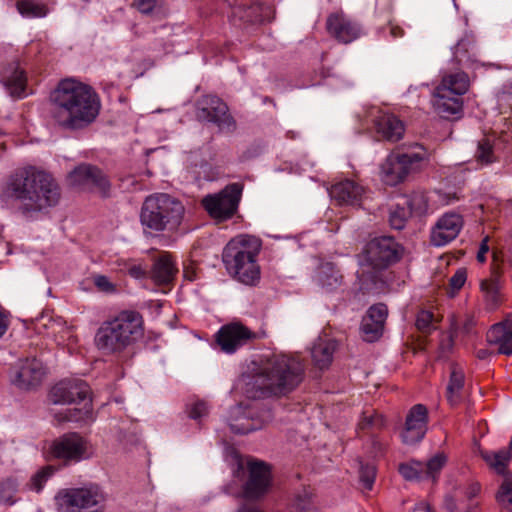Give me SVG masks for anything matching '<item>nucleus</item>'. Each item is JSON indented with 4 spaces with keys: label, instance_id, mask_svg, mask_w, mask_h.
<instances>
[{
    "label": "nucleus",
    "instance_id": "nucleus-18",
    "mask_svg": "<svg viewBox=\"0 0 512 512\" xmlns=\"http://www.w3.org/2000/svg\"><path fill=\"white\" fill-rule=\"evenodd\" d=\"M87 383L80 379H64L52 387L49 399L53 404H72L86 399Z\"/></svg>",
    "mask_w": 512,
    "mask_h": 512
},
{
    "label": "nucleus",
    "instance_id": "nucleus-39",
    "mask_svg": "<svg viewBox=\"0 0 512 512\" xmlns=\"http://www.w3.org/2000/svg\"><path fill=\"white\" fill-rule=\"evenodd\" d=\"M385 425L382 415L376 413L372 408L366 409L362 413V418L358 424L361 430L380 429Z\"/></svg>",
    "mask_w": 512,
    "mask_h": 512
},
{
    "label": "nucleus",
    "instance_id": "nucleus-27",
    "mask_svg": "<svg viewBox=\"0 0 512 512\" xmlns=\"http://www.w3.org/2000/svg\"><path fill=\"white\" fill-rule=\"evenodd\" d=\"M336 350V341L329 337H319L313 344L311 356L314 364L320 368H327L333 359Z\"/></svg>",
    "mask_w": 512,
    "mask_h": 512
},
{
    "label": "nucleus",
    "instance_id": "nucleus-54",
    "mask_svg": "<svg viewBox=\"0 0 512 512\" xmlns=\"http://www.w3.org/2000/svg\"><path fill=\"white\" fill-rule=\"evenodd\" d=\"M157 0H134L133 5L143 14H149L156 6Z\"/></svg>",
    "mask_w": 512,
    "mask_h": 512
},
{
    "label": "nucleus",
    "instance_id": "nucleus-36",
    "mask_svg": "<svg viewBox=\"0 0 512 512\" xmlns=\"http://www.w3.org/2000/svg\"><path fill=\"white\" fill-rule=\"evenodd\" d=\"M496 499L502 509L512 512V475H506L503 479Z\"/></svg>",
    "mask_w": 512,
    "mask_h": 512
},
{
    "label": "nucleus",
    "instance_id": "nucleus-8",
    "mask_svg": "<svg viewBox=\"0 0 512 512\" xmlns=\"http://www.w3.org/2000/svg\"><path fill=\"white\" fill-rule=\"evenodd\" d=\"M428 157L426 149L413 143L390 153L381 166L382 178L390 186L402 182L411 172L418 170Z\"/></svg>",
    "mask_w": 512,
    "mask_h": 512
},
{
    "label": "nucleus",
    "instance_id": "nucleus-22",
    "mask_svg": "<svg viewBox=\"0 0 512 512\" xmlns=\"http://www.w3.org/2000/svg\"><path fill=\"white\" fill-rule=\"evenodd\" d=\"M387 316L388 309L383 303L374 304L368 309L360 327L365 341L374 342L382 336Z\"/></svg>",
    "mask_w": 512,
    "mask_h": 512
},
{
    "label": "nucleus",
    "instance_id": "nucleus-9",
    "mask_svg": "<svg viewBox=\"0 0 512 512\" xmlns=\"http://www.w3.org/2000/svg\"><path fill=\"white\" fill-rule=\"evenodd\" d=\"M468 75L463 71L447 73L434 90V107L441 117L448 118L462 111L464 95L469 89Z\"/></svg>",
    "mask_w": 512,
    "mask_h": 512
},
{
    "label": "nucleus",
    "instance_id": "nucleus-41",
    "mask_svg": "<svg viewBox=\"0 0 512 512\" xmlns=\"http://www.w3.org/2000/svg\"><path fill=\"white\" fill-rule=\"evenodd\" d=\"M18 491V482L16 479L7 478L0 483V500L5 504L15 503L14 495Z\"/></svg>",
    "mask_w": 512,
    "mask_h": 512
},
{
    "label": "nucleus",
    "instance_id": "nucleus-3",
    "mask_svg": "<svg viewBox=\"0 0 512 512\" xmlns=\"http://www.w3.org/2000/svg\"><path fill=\"white\" fill-rule=\"evenodd\" d=\"M51 114L64 129L79 130L89 126L99 115L101 103L95 90L76 79L59 82L51 93Z\"/></svg>",
    "mask_w": 512,
    "mask_h": 512
},
{
    "label": "nucleus",
    "instance_id": "nucleus-32",
    "mask_svg": "<svg viewBox=\"0 0 512 512\" xmlns=\"http://www.w3.org/2000/svg\"><path fill=\"white\" fill-rule=\"evenodd\" d=\"M17 10L23 17L27 18H40L47 15L46 6L35 0H18Z\"/></svg>",
    "mask_w": 512,
    "mask_h": 512
},
{
    "label": "nucleus",
    "instance_id": "nucleus-51",
    "mask_svg": "<svg viewBox=\"0 0 512 512\" xmlns=\"http://www.w3.org/2000/svg\"><path fill=\"white\" fill-rule=\"evenodd\" d=\"M454 346V335L453 333L443 336L439 344V356L447 357L448 354L452 351Z\"/></svg>",
    "mask_w": 512,
    "mask_h": 512
},
{
    "label": "nucleus",
    "instance_id": "nucleus-55",
    "mask_svg": "<svg viewBox=\"0 0 512 512\" xmlns=\"http://www.w3.org/2000/svg\"><path fill=\"white\" fill-rule=\"evenodd\" d=\"M488 241H489V237H488V236H486V237L482 240V242H481V244H480V247H479V250H478V252H477V256H476V258H477V260H478L480 263H483V262H485V260H486V254H487V252L489 251Z\"/></svg>",
    "mask_w": 512,
    "mask_h": 512
},
{
    "label": "nucleus",
    "instance_id": "nucleus-10",
    "mask_svg": "<svg viewBox=\"0 0 512 512\" xmlns=\"http://www.w3.org/2000/svg\"><path fill=\"white\" fill-rule=\"evenodd\" d=\"M58 512H102L106 496L97 486L60 490L55 496Z\"/></svg>",
    "mask_w": 512,
    "mask_h": 512
},
{
    "label": "nucleus",
    "instance_id": "nucleus-11",
    "mask_svg": "<svg viewBox=\"0 0 512 512\" xmlns=\"http://www.w3.org/2000/svg\"><path fill=\"white\" fill-rule=\"evenodd\" d=\"M272 419L273 414L268 408L238 404L230 409L228 425L233 433L247 434L263 428Z\"/></svg>",
    "mask_w": 512,
    "mask_h": 512
},
{
    "label": "nucleus",
    "instance_id": "nucleus-28",
    "mask_svg": "<svg viewBox=\"0 0 512 512\" xmlns=\"http://www.w3.org/2000/svg\"><path fill=\"white\" fill-rule=\"evenodd\" d=\"M3 82L12 96L21 98L26 95V76L18 64H12L4 70Z\"/></svg>",
    "mask_w": 512,
    "mask_h": 512
},
{
    "label": "nucleus",
    "instance_id": "nucleus-12",
    "mask_svg": "<svg viewBox=\"0 0 512 512\" xmlns=\"http://www.w3.org/2000/svg\"><path fill=\"white\" fill-rule=\"evenodd\" d=\"M241 194L242 186L232 183L218 194L205 196L202 204L211 217L217 220H226L236 212Z\"/></svg>",
    "mask_w": 512,
    "mask_h": 512
},
{
    "label": "nucleus",
    "instance_id": "nucleus-19",
    "mask_svg": "<svg viewBox=\"0 0 512 512\" xmlns=\"http://www.w3.org/2000/svg\"><path fill=\"white\" fill-rule=\"evenodd\" d=\"M428 424V410L422 404L414 405L408 412L401 439L406 445L420 442L426 435Z\"/></svg>",
    "mask_w": 512,
    "mask_h": 512
},
{
    "label": "nucleus",
    "instance_id": "nucleus-56",
    "mask_svg": "<svg viewBox=\"0 0 512 512\" xmlns=\"http://www.w3.org/2000/svg\"><path fill=\"white\" fill-rule=\"evenodd\" d=\"M475 325V321L472 317H469L467 316L465 318V320L463 321V323L461 324V327L459 328L460 332L464 333V334H471L472 333V330H473V327ZM455 331L458 330V328H454Z\"/></svg>",
    "mask_w": 512,
    "mask_h": 512
},
{
    "label": "nucleus",
    "instance_id": "nucleus-50",
    "mask_svg": "<svg viewBox=\"0 0 512 512\" xmlns=\"http://www.w3.org/2000/svg\"><path fill=\"white\" fill-rule=\"evenodd\" d=\"M208 415V406L204 401H196L189 410V417L200 421L203 417Z\"/></svg>",
    "mask_w": 512,
    "mask_h": 512
},
{
    "label": "nucleus",
    "instance_id": "nucleus-43",
    "mask_svg": "<svg viewBox=\"0 0 512 512\" xmlns=\"http://www.w3.org/2000/svg\"><path fill=\"white\" fill-rule=\"evenodd\" d=\"M260 9V5L250 6L246 8L244 5H238L232 10V17L238 18L244 22L258 21V17L254 13Z\"/></svg>",
    "mask_w": 512,
    "mask_h": 512
},
{
    "label": "nucleus",
    "instance_id": "nucleus-31",
    "mask_svg": "<svg viewBox=\"0 0 512 512\" xmlns=\"http://www.w3.org/2000/svg\"><path fill=\"white\" fill-rule=\"evenodd\" d=\"M464 382V373L457 366H453L447 385V400L450 405L455 406L460 402Z\"/></svg>",
    "mask_w": 512,
    "mask_h": 512
},
{
    "label": "nucleus",
    "instance_id": "nucleus-21",
    "mask_svg": "<svg viewBox=\"0 0 512 512\" xmlns=\"http://www.w3.org/2000/svg\"><path fill=\"white\" fill-rule=\"evenodd\" d=\"M45 367L37 358L20 360L15 371L14 383L21 389L39 386L45 376Z\"/></svg>",
    "mask_w": 512,
    "mask_h": 512
},
{
    "label": "nucleus",
    "instance_id": "nucleus-30",
    "mask_svg": "<svg viewBox=\"0 0 512 512\" xmlns=\"http://www.w3.org/2000/svg\"><path fill=\"white\" fill-rule=\"evenodd\" d=\"M480 455L490 469L495 471L497 474L502 475L504 478L506 475H511L507 471L508 464L511 460V453L507 449L499 450H482Z\"/></svg>",
    "mask_w": 512,
    "mask_h": 512
},
{
    "label": "nucleus",
    "instance_id": "nucleus-13",
    "mask_svg": "<svg viewBox=\"0 0 512 512\" xmlns=\"http://www.w3.org/2000/svg\"><path fill=\"white\" fill-rule=\"evenodd\" d=\"M197 116L200 120L214 123L222 133L236 130V121L229 114L228 106L217 96L203 97L199 102Z\"/></svg>",
    "mask_w": 512,
    "mask_h": 512
},
{
    "label": "nucleus",
    "instance_id": "nucleus-49",
    "mask_svg": "<svg viewBox=\"0 0 512 512\" xmlns=\"http://www.w3.org/2000/svg\"><path fill=\"white\" fill-rule=\"evenodd\" d=\"M311 493L307 490H303L298 493L293 501V507L296 511L302 512L306 511L310 508L311 505Z\"/></svg>",
    "mask_w": 512,
    "mask_h": 512
},
{
    "label": "nucleus",
    "instance_id": "nucleus-29",
    "mask_svg": "<svg viewBox=\"0 0 512 512\" xmlns=\"http://www.w3.org/2000/svg\"><path fill=\"white\" fill-rule=\"evenodd\" d=\"M178 269L169 253H163L156 259L152 269V278L158 284H169L173 281Z\"/></svg>",
    "mask_w": 512,
    "mask_h": 512
},
{
    "label": "nucleus",
    "instance_id": "nucleus-63",
    "mask_svg": "<svg viewBox=\"0 0 512 512\" xmlns=\"http://www.w3.org/2000/svg\"><path fill=\"white\" fill-rule=\"evenodd\" d=\"M484 356H485V351L480 350V351L478 352V357H479V358H484Z\"/></svg>",
    "mask_w": 512,
    "mask_h": 512
},
{
    "label": "nucleus",
    "instance_id": "nucleus-44",
    "mask_svg": "<svg viewBox=\"0 0 512 512\" xmlns=\"http://www.w3.org/2000/svg\"><path fill=\"white\" fill-rule=\"evenodd\" d=\"M481 291L484 293L486 299L491 303H496L498 300L499 284L496 278L484 279L480 283Z\"/></svg>",
    "mask_w": 512,
    "mask_h": 512
},
{
    "label": "nucleus",
    "instance_id": "nucleus-38",
    "mask_svg": "<svg viewBox=\"0 0 512 512\" xmlns=\"http://www.w3.org/2000/svg\"><path fill=\"white\" fill-rule=\"evenodd\" d=\"M54 468L52 466H45L39 469L33 474L28 482L27 486L30 490L39 493L44 487L45 483L54 474Z\"/></svg>",
    "mask_w": 512,
    "mask_h": 512
},
{
    "label": "nucleus",
    "instance_id": "nucleus-40",
    "mask_svg": "<svg viewBox=\"0 0 512 512\" xmlns=\"http://www.w3.org/2000/svg\"><path fill=\"white\" fill-rule=\"evenodd\" d=\"M476 161L481 165H487L495 161L493 147L488 139L479 141L475 152Z\"/></svg>",
    "mask_w": 512,
    "mask_h": 512
},
{
    "label": "nucleus",
    "instance_id": "nucleus-52",
    "mask_svg": "<svg viewBox=\"0 0 512 512\" xmlns=\"http://www.w3.org/2000/svg\"><path fill=\"white\" fill-rule=\"evenodd\" d=\"M467 279V272L465 269H458L455 274L450 278V286L454 290H459L463 287Z\"/></svg>",
    "mask_w": 512,
    "mask_h": 512
},
{
    "label": "nucleus",
    "instance_id": "nucleus-53",
    "mask_svg": "<svg viewBox=\"0 0 512 512\" xmlns=\"http://www.w3.org/2000/svg\"><path fill=\"white\" fill-rule=\"evenodd\" d=\"M96 287L103 292L111 293L115 291V286L110 282L108 277L104 275H97L94 277Z\"/></svg>",
    "mask_w": 512,
    "mask_h": 512
},
{
    "label": "nucleus",
    "instance_id": "nucleus-14",
    "mask_svg": "<svg viewBox=\"0 0 512 512\" xmlns=\"http://www.w3.org/2000/svg\"><path fill=\"white\" fill-rule=\"evenodd\" d=\"M464 225L461 214L450 211L441 215L430 231V243L442 247L457 238Z\"/></svg>",
    "mask_w": 512,
    "mask_h": 512
},
{
    "label": "nucleus",
    "instance_id": "nucleus-7",
    "mask_svg": "<svg viewBox=\"0 0 512 512\" xmlns=\"http://www.w3.org/2000/svg\"><path fill=\"white\" fill-rule=\"evenodd\" d=\"M184 215L185 207L180 200L167 193H155L145 198L140 223L144 231L176 233Z\"/></svg>",
    "mask_w": 512,
    "mask_h": 512
},
{
    "label": "nucleus",
    "instance_id": "nucleus-58",
    "mask_svg": "<svg viewBox=\"0 0 512 512\" xmlns=\"http://www.w3.org/2000/svg\"><path fill=\"white\" fill-rule=\"evenodd\" d=\"M480 492V485L477 483L471 484L466 490V496L469 499L476 497Z\"/></svg>",
    "mask_w": 512,
    "mask_h": 512
},
{
    "label": "nucleus",
    "instance_id": "nucleus-1",
    "mask_svg": "<svg viewBox=\"0 0 512 512\" xmlns=\"http://www.w3.org/2000/svg\"><path fill=\"white\" fill-rule=\"evenodd\" d=\"M0 199L5 205L13 206L22 218L34 221L60 203L61 188L50 173L28 166L8 177Z\"/></svg>",
    "mask_w": 512,
    "mask_h": 512
},
{
    "label": "nucleus",
    "instance_id": "nucleus-26",
    "mask_svg": "<svg viewBox=\"0 0 512 512\" xmlns=\"http://www.w3.org/2000/svg\"><path fill=\"white\" fill-rule=\"evenodd\" d=\"M487 341L497 353L512 355V317L493 325L487 332Z\"/></svg>",
    "mask_w": 512,
    "mask_h": 512
},
{
    "label": "nucleus",
    "instance_id": "nucleus-47",
    "mask_svg": "<svg viewBox=\"0 0 512 512\" xmlns=\"http://www.w3.org/2000/svg\"><path fill=\"white\" fill-rule=\"evenodd\" d=\"M376 475V469L373 465L370 464H361L359 471V478L363 486L371 490Z\"/></svg>",
    "mask_w": 512,
    "mask_h": 512
},
{
    "label": "nucleus",
    "instance_id": "nucleus-59",
    "mask_svg": "<svg viewBox=\"0 0 512 512\" xmlns=\"http://www.w3.org/2000/svg\"><path fill=\"white\" fill-rule=\"evenodd\" d=\"M9 327V320L0 313V339L4 336Z\"/></svg>",
    "mask_w": 512,
    "mask_h": 512
},
{
    "label": "nucleus",
    "instance_id": "nucleus-57",
    "mask_svg": "<svg viewBox=\"0 0 512 512\" xmlns=\"http://www.w3.org/2000/svg\"><path fill=\"white\" fill-rule=\"evenodd\" d=\"M129 274L134 278H142L145 275V271L141 266L133 265L129 268Z\"/></svg>",
    "mask_w": 512,
    "mask_h": 512
},
{
    "label": "nucleus",
    "instance_id": "nucleus-20",
    "mask_svg": "<svg viewBox=\"0 0 512 512\" xmlns=\"http://www.w3.org/2000/svg\"><path fill=\"white\" fill-rule=\"evenodd\" d=\"M367 117L373 121L378 135L389 142L399 141L405 132L403 122L394 114L381 112L373 107Z\"/></svg>",
    "mask_w": 512,
    "mask_h": 512
},
{
    "label": "nucleus",
    "instance_id": "nucleus-5",
    "mask_svg": "<svg viewBox=\"0 0 512 512\" xmlns=\"http://www.w3.org/2000/svg\"><path fill=\"white\" fill-rule=\"evenodd\" d=\"M403 254L402 246L393 237L381 236L370 240L360 255V280L366 289H381L386 283L383 272L397 263Z\"/></svg>",
    "mask_w": 512,
    "mask_h": 512
},
{
    "label": "nucleus",
    "instance_id": "nucleus-45",
    "mask_svg": "<svg viewBox=\"0 0 512 512\" xmlns=\"http://www.w3.org/2000/svg\"><path fill=\"white\" fill-rule=\"evenodd\" d=\"M434 315L432 312L422 310L417 314L416 327L422 333H430L434 327Z\"/></svg>",
    "mask_w": 512,
    "mask_h": 512
},
{
    "label": "nucleus",
    "instance_id": "nucleus-61",
    "mask_svg": "<svg viewBox=\"0 0 512 512\" xmlns=\"http://www.w3.org/2000/svg\"><path fill=\"white\" fill-rule=\"evenodd\" d=\"M238 512H261L257 505L255 504H244L239 509Z\"/></svg>",
    "mask_w": 512,
    "mask_h": 512
},
{
    "label": "nucleus",
    "instance_id": "nucleus-33",
    "mask_svg": "<svg viewBox=\"0 0 512 512\" xmlns=\"http://www.w3.org/2000/svg\"><path fill=\"white\" fill-rule=\"evenodd\" d=\"M341 280L342 276L339 274V271L330 265L323 266L319 271L318 282L328 290H333L339 286Z\"/></svg>",
    "mask_w": 512,
    "mask_h": 512
},
{
    "label": "nucleus",
    "instance_id": "nucleus-17",
    "mask_svg": "<svg viewBox=\"0 0 512 512\" xmlns=\"http://www.w3.org/2000/svg\"><path fill=\"white\" fill-rule=\"evenodd\" d=\"M68 181L74 187H91L103 195H107L110 188L106 175L99 168L89 164L79 165L71 171Z\"/></svg>",
    "mask_w": 512,
    "mask_h": 512
},
{
    "label": "nucleus",
    "instance_id": "nucleus-4",
    "mask_svg": "<svg viewBox=\"0 0 512 512\" xmlns=\"http://www.w3.org/2000/svg\"><path fill=\"white\" fill-rule=\"evenodd\" d=\"M143 324V317L139 312L122 310L101 323L95 333V346L103 354H120L143 337Z\"/></svg>",
    "mask_w": 512,
    "mask_h": 512
},
{
    "label": "nucleus",
    "instance_id": "nucleus-16",
    "mask_svg": "<svg viewBox=\"0 0 512 512\" xmlns=\"http://www.w3.org/2000/svg\"><path fill=\"white\" fill-rule=\"evenodd\" d=\"M86 449V441L79 434L69 433L54 440L49 453L53 458L65 462H78L83 459Z\"/></svg>",
    "mask_w": 512,
    "mask_h": 512
},
{
    "label": "nucleus",
    "instance_id": "nucleus-6",
    "mask_svg": "<svg viewBox=\"0 0 512 512\" xmlns=\"http://www.w3.org/2000/svg\"><path fill=\"white\" fill-rule=\"evenodd\" d=\"M261 241L250 235H239L231 239L222 253V261L228 274L238 282L254 286L260 280L257 256Z\"/></svg>",
    "mask_w": 512,
    "mask_h": 512
},
{
    "label": "nucleus",
    "instance_id": "nucleus-15",
    "mask_svg": "<svg viewBox=\"0 0 512 512\" xmlns=\"http://www.w3.org/2000/svg\"><path fill=\"white\" fill-rule=\"evenodd\" d=\"M249 477L244 485V495L247 499H258L264 496L272 486L270 467L263 461L248 462Z\"/></svg>",
    "mask_w": 512,
    "mask_h": 512
},
{
    "label": "nucleus",
    "instance_id": "nucleus-25",
    "mask_svg": "<svg viewBox=\"0 0 512 512\" xmlns=\"http://www.w3.org/2000/svg\"><path fill=\"white\" fill-rule=\"evenodd\" d=\"M251 338V332L239 323L223 326L217 333V343L225 353H234Z\"/></svg>",
    "mask_w": 512,
    "mask_h": 512
},
{
    "label": "nucleus",
    "instance_id": "nucleus-46",
    "mask_svg": "<svg viewBox=\"0 0 512 512\" xmlns=\"http://www.w3.org/2000/svg\"><path fill=\"white\" fill-rule=\"evenodd\" d=\"M90 409L85 407L84 410L80 409H67L66 412L56 414L58 421L80 422L90 416Z\"/></svg>",
    "mask_w": 512,
    "mask_h": 512
},
{
    "label": "nucleus",
    "instance_id": "nucleus-37",
    "mask_svg": "<svg viewBox=\"0 0 512 512\" xmlns=\"http://www.w3.org/2000/svg\"><path fill=\"white\" fill-rule=\"evenodd\" d=\"M411 216L406 206L397 204L392 207L389 213V224L393 229L401 230L405 227L408 218Z\"/></svg>",
    "mask_w": 512,
    "mask_h": 512
},
{
    "label": "nucleus",
    "instance_id": "nucleus-48",
    "mask_svg": "<svg viewBox=\"0 0 512 512\" xmlns=\"http://www.w3.org/2000/svg\"><path fill=\"white\" fill-rule=\"evenodd\" d=\"M472 46V42L469 39L463 38L457 42L454 47L453 55L459 63H464L470 60L467 55L469 48Z\"/></svg>",
    "mask_w": 512,
    "mask_h": 512
},
{
    "label": "nucleus",
    "instance_id": "nucleus-24",
    "mask_svg": "<svg viewBox=\"0 0 512 512\" xmlns=\"http://www.w3.org/2000/svg\"><path fill=\"white\" fill-rule=\"evenodd\" d=\"M329 195L339 205L359 207L365 197V189L355 181L346 179L332 185Z\"/></svg>",
    "mask_w": 512,
    "mask_h": 512
},
{
    "label": "nucleus",
    "instance_id": "nucleus-35",
    "mask_svg": "<svg viewBox=\"0 0 512 512\" xmlns=\"http://www.w3.org/2000/svg\"><path fill=\"white\" fill-rule=\"evenodd\" d=\"M446 462V455L444 453H437L432 458H430L427 463H424L425 480L436 481Z\"/></svg>",
    "mask_w": 512,
    "mask_h": 512
},
{
    "label": "nucleus",
    "instance_id": "nucleus-42",
    "mask_svg": "<svg viewBox=\"0 0 512 512\" xmlns=\"http://www.w3.org/2000/svg\"><path fill=\"white\" fill-rule=\"evenodd\" d=\"M403 204L409 211H411V215L413 213L421 215L426 212L428 207L427 201L422 194H415L410 198H406Z\"/></svg>",
    "mask_w": 512,
    "mask_h": 512
},
{
    "label": "nucleus",
    "instance_id": "nucleus-62",
    "mask_svg": "<svg viewBox=\"0 0 512 512\" xmlns=\"http://www.w3.org/2000/svg\"><path fill=\"white\" fill-rule=\"evenodd\" d=\"M391 34L393 37H401L403 35V30L399 27H391Z\"/></svg>",
    "mask_w": 512,
    "mask_h": 512
},
{
    "label": "nucleus",
    "instance_id": "nucleus-34",
    "mask_svg": "<svg viewBox=\"0 0 512 512\" xmlns=\"http://www.w3.org/2000/svg\"><path fill=\"white\" fill-rule=\"evenodd\" d=\"M399 473L408 481L425 480L424 463L420 461H410L399 465Z\"/></svg>",
    "mask_w": 512,
    "mask_h": 512
},
{
    "label": "nucleus",
    "instance_id": "nucleus-64",
    "mask_svg": "<svg viewBox=\"0 0 512 512\" xmlns=\"http://www.w3.org/2000/svg\"><path fill=\"white\" fill-rule=\"evenodd\" d=\"M83 1L86 2V3L89 2V0H83Z\"/></svg>",
    "mask_w": 512,
    "mask_h": 512
},
{
    "label": "nucleus",
    "instance_id": "nucleus-2",
    "mask_svg": "<svg viewBox=\"0 0 512 512\" xmlns=\"http://www.w3.org/2000/svg\"><path fill=\"white\" fill-rule=\"evenodd\" d=\"M305 366L295 355L270 353L263 355L252 372L243 375V391L248 398L283 396L303 381Z\"/></svg>",
    "mask_w": 512,
    "mask_h": 512
},
{
    "label": "nucleus",
    "instance_id": "nucleus-23",
    "mask_svg": "<svg viewBox=\"0 0 512 512\" xmlns=\"http://www.w3.org/2000/svg\"><path fill=\"white\" fill-rule=\"evenodd\" d=\"M326 27L335 39L344 44L353 42L361 35L360 26L342 12L329 15Z\"/></svg>",
    "mask_w": 512,
    "mask_h": 512
},
{
    "label": "nucleus",
    "instance_id": "nucleus-60",
    "mask_svg": "<svg viewBox=\"0 0 512 512\" xmlns=\"http://www.w3.org/2000/svg\"><path fill=\"white\" fill-rule=\"evenodd\" d=\"M412 512H431L430 506L426 502L417 503Z\"/></svg>",
    "mask_w": 512,
    "mask_h": 512
}]
</instances>
